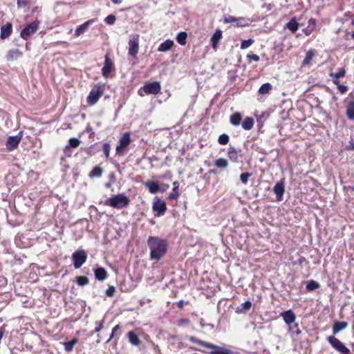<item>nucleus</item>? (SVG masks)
Wrapping results in <instances>:
<instances>
[{"instance_id":"obj_1","label":"nucleus","mask_w":354,"mask_h":354,"mask_svg":"<svg viewBox=\"0 0 354 354\" xmlns=\"http://www.w3.org/2000/svg\"><path fill=\"white\" fill-rule=\"evenodd\" d=\"M147 243L149 246L151 259L159 261L167 252V243L160 238L150 236Z\"/></svg>"},{"instance_id":"obj_2","label":"nucleus","mask_w":354,"mask_h":354,"mask_svg":"<svg viewBox=\"0 0 354 354\" xmlns=\"http://www.w3.org/2000/svg\"><path fill=\"white\" fill-rule=\"evenodd\" d=\"M189 339L196 344L204 346L206 348L210 350V354H232V351L224 347L218 346L217 345L200 340L194 336L189 337Z\"/></svg>"},{"instance_id":"obj_3","label":"nucleus","mask_w":354,"mask_h":354,"mask_svg":"<svg viewBox=\"0 0 354 354\" xmlns=\"http://www.w3.org/2000/svg\"><path fill=\"white\" fill-rule=\"evenodd\" d=\"M129 203V198L124 194H117L111 198H109L106 202V205L116 209H122L124 207H127Z\"/></svg>"},{"instance_id":"obj_4","label":"nucleus","mask_w":354,"mask_h":354,"mask_svg":"<svg viewBox=\"0 0 354 354\" xmlns=\"http://www.w3.org/2000/svg\"><path fill=\"white\" fill-rule=\"evenodd\" d=\"M139 35H133L130 37L128 43V53L133 57L137 55L139 51Z\"/></svg>"},{"instance_id":"obj_5","label":"nucleus","mask_w":354,"mask_h":354,"mask_svg":"<svg viewBox=\"0 0 354 354\" xmlns=\"http://www.w3.org/2000/svg\"><path fill=\"white\" fill-rule=\"evenodd\" d=\"M161 89V86L159 82H153L151 83H149L146 85H145L142 88H141L138 93L140 96H143L144 94L142 93V91L145 94H158Z\"/></svg>"},{"instance_id":"obj_6","label":"nucleus","mask_w":354,"mask_h":354,"mask_svg":"<svg viewBox=\"0 0 354 354\" xmlns=\"http://www.w3.org/2000/svg\"><path fill=\"white\" fill-rule=\"evenodd\" d=\"M72 258L74 267L78 269L86 262L87 254L84 250H77L73 252Z\"/></svg>"},{"instance_id":"obj_7","label":"nucleus","mask_w":354,"mask_h":354,"mask_svg":"<svg viewBox=\"0 0 354 354\" xmlns=\"http://www.w3.org/2000/svg\"><path fill=\"white\" fill-rule=\"evenodd\" d=\"M328 341L330 345L337 351L342 354H348L350 350L338 339L334 336H330L328 337Z\"/></svg>"},{"instance_id":"obj_8","label":"nucleus","mask_w":354,"mask_h":354,"mask_svg":"<svg viewBox=\"0 0 354 354\" xmlns=\"http://www.w3.org/2000/svg\"><path fill=\"white\" fill-rule=\"evenodd\" d=\"M39 24V21H35L32 22L21 30L20 34L21 37L24 39H27L31 35L35 33L38 30Z\"/></svg>"},{"instance_id":"obj_9","label":"nucleus","mask_w":354,"mask_h":354,"mask_svg":"<svg viewBox=\"0 0 354 354\" xmlns=\"http://www.w3.org/2000/svg\"><path fill=\"white\" fill-rule=\"evenodd\" d=\"M102 93V91L100 87L93 88L88 97H87V102L90 105L95 104L100 99Z\"/></svg>"},{"instance_id":"obj_10","label":"nucleus","mask_w":354,"mask_h":354,"mask_svg":"<svg viewBox=\"0 0 354 354\" xmlns=\"http://www.w3.org/2000/svg\"><path fill=\"white\" fill-rule=\"evenodd\" d=\"M22 138V133L20 132L17 136L8 137L6 141V147L9 151H12L19 145Z\"/></svg>"},{"instance_id":"obj_11","label":"nucleus","mask_w":354,"mask_h":354,"mask_svg":"<svg viewBox=\"0 0 354 354\" xmlns=\"http://www.w3.org/2000/svg\"><path fill=\"white\" fill-rule=\"evenodd\" d=\"M153 210L157 216L162 215L166 211V204L159 198H156L153 205Z\"/></svg>"},{"instance_id":"obj_12","label":"nucleus","mask_w":354,"mask_h":354,"mask_svg":"<svg viewBox=\"0 0 354 354\" xmlns=\"http://www.w3.org/2000/svg\"><path fill=\"white\" fill-rule=\"evenodd\" d=\"M130 135L129 133H124L119 141V145L116 147L117 153H120L122 150L127 147L130 143Z\"/></svg>"},{"instance_id":"obj_13","label":"nucleus","mask_w":354,"mask_h":354,"mask_svg":"<svg viewBox=\"0 0 354 354\" xmlns=\"http://www.w3.org/2000/svg\"><path fill=\"white\" fill-rule=\"evenodd\" d=\"M273 191L276 194L277 199L278 201H281L285 192L284 182L283 179L275 184L273 187Z\"/></svg>"},{"instance_id":"obj_14","label":"nucleus","mask_w":354,"mask_h":354,"mask_svg":"<svg viewBox=\"0 0 354 354\" xmlns=\"http://www.w3.org/2000/svg\"><path fill=\"white\" fill-rule=\"evenodd\" d=\"M113 67V64L112 61L111 60L109 55H106L104 65L102 69L103 76L105 77H108L111 73V71Z\"/></svg>"},{"instance_id":"obj_15","label":"nucleus","mask_w":354,"mask_h":354,"mask_svg":"<svg viewBox=\"0 0 354 354\" xmlns=\"http://www.w3.org/2000/svg\"><path fill=\"white\" fill-rule=\"evenodd\" d=\"M280 315L285 323L288 325L292 324L296 319L295 315L291 310L282 312Z\"/></svg>"},{"instance_id":"obj_16","label":"nucleus","mask_w":354,"mask_h":354,"mask_svg":"<svg viewBox=\"0 0 354 354\" xmlns=\"http://www.w3.org/2000/svg\"><path fill=\"white\" fill-rule=\"evenodd\" d=\"M95 21V19H90L84 23L83 24L79 26L75 32V35L76 37H79L82 34H83L86 30L88 28V26L92 24Z\"/></svg>"},{"instance_id":"obj_17","label":"nucleus","mask_w":354,"mask_h":354,"mask_svg":"<svg viewBox=\"0 0 354 354\" xmlns=\"http://www.w3.org/2000/svg\"><path fill=\"white\" fill-rule=\"evenodd\" d=\"M222 38V31L219 29L216 30L211 38L212 48L214 50L217 49L218 44Z\"/></svg>"},{"instance_id":"obj_18","label":"nucleus","mask_w":354,"mask_h":354,"mask_svg":"<svg viewBox=\"0 0 354 354\" xmlns=\"http://www.w3.org/2000/svg\"><path fill=\"white\" fill-rule=\"evenodd\" d=\"M12 32V25L9 23L3 26L1 28V38L6 39L10 36Z\"/></svg>"},{"instance_id":"obj_19","label":"nucleus","mask_w":354,"mask_h":354,"mask_svg":"<svg viewBox=\"0 0 354 354\" xmlns=\"http://www.w3.org/2000/svg\"><path fill=\"white\" fill-rule=\"evenodd\" d=\"M129 342L133 346H139L140 344V339L134 331H129L127 335Z\"/></svg>"},{"instance_id":"obj_20","label":"nucleus","mask_w":354,"mask_h":354,"mask_svg":"<svg viewBox=\"0 0 354 354\" xmlns=\"http://www.w3.org/2000/svg\"><path fill=\"white\" fill-rule=\"evenodd\" d=\"M145 185L148 188L149 192L151 194H156L160 190V187L156 182L149 180L147 181Z\"/></svg>"},{"instance_id":"obj_21","label":"nucleus","mask_w":354,"mask_h":354,"mask_svg":"<svg viewBox=\"0 0 354 354\" xmlns=\"http://www.w3.org/2000/svg\"><path fill=\"white\" fill-rule=\"evenodd\" d=\"M95 277L99 281H103L107 277V273L104 268H98L95 270Z\"/></svg>"},{"instance_id":"obj_22","label":"nucleus","mask_w":354,"mask_h":354,"mask_svg":"<svg viewBox=\"0 0 354 354\" xmlns=\"http://www.w3.org/2000/svg\"><path fill=\"white\" fill-rule=\"evenodd\" d=\"M348 324L345 322H336L333 326V334L335 335L339 331L345 329Z\"/></svg>"},{"instance_id":"obj_23","label":"nucleus","mask_w":354,"mask_h":354,"mask_svg":"<svg viewBox=\"0 0 354 354\" xmlns=\"http://www.w3.org/2000/svg\"><path fill=\"white\" fill-rule=\"evenodd\" d=\"M173 45L174 41L172 40L167 39L159 46L158 50L160 52H166L170 50Z\"/></svg>"},{"instance_id":"obj_24","label":"nucleus","mask_w":354,"mask_h":354,"mask_svg":"<svg viewBox=\"0 0 354 354\" xmlns=\"http://www.w3.org/2000/svg\"><path fill=\"white\" fill-rule=\"evenodd\" d=\"M178 187H179V183L178 181H174L173 183V192L169 195V196H168L169 199L175 200L179 197L180 194L178 191Z\"/></svg>"},{"instance_id":"obj_25","label":"nucleus","mask_w":354,"mask_h":354,"mask_svg":"<svg viewBox=\"0 0 354 354\" xmlns=\"http://www.w3.org/2000/svg\"><path fill=\"white\" fill-rule=\"evenodd\" d=\"M251 306H252V303L250 301H245V302L242 303L240 305V306H239L236 308V313H245V312L248 311V310H250Z\"/></svg>"},{"instance_id":"obj_26","label":"nucleus","mask_w":354,"mask_h":354,"mask_svg":"<svg viewBox=\"0 0 354 354\" xmlns=\"http://www.w3.org/2000/svg\"><path fill=\"white\" fill-rule=\"evenodd\" d=\"M346 115L350 120L354 119V100L349 102L346 109Z\"/></svg>"},{"instance_id":"obj_27","label":"nucleus","mask_w":354,"mask_h":354,"mask_svg":"<svg viewBox=\"0 0 354 354\" xmlns=\"http://www.w3.org/2000/svg\"><path fill=\"white\" fill-rule=\"evenodd\" d=\"M227 154L231 161L234 162L238 161V153L236 150L234 149V147H230L228 149Z\"/></svg>"},{"instance_id":"obj_28","label":"nucleus","mask_w":354,"mask_h":354,"mask_svg":"<svg viewBox=\"0 0 354 354\" xmlns=\"http://www.w3.org/2000/svg\"><path fill=\"white\" fill-rule=\"evenodd\" d=\"M254 125V120L252 118H246L242 122V127L245 130H250Z\"/></svg>"},{"instance_id":"obj_29","label":"nucleus","mask_w":354,"mask_h":354,"mask_svg":"<svg viewBox=\"0 0 354 354\" xmlns=\"http://www.w3.org/2000/svg\"><path fill=\"white\" fill-rule=\"evenodd\" d=\"M241 115L239 113H235L232 115L230 118V122L232 124L237 126L241 123Z\"/></svg>"},{"instance_id":"obj_30","label":"nucleus","mask_w":354,"mask_h":354,"mask_svg":"<svg viewBox=\"0 0 354 354\" xmlns=\"http://www.w3.org/2000/svg\"><path fill=\"white\" fill-rule=\"evenodd\" d=\"M187 35L185 32H180L176 37V40L180 45H185Z\"/></svg>"},{"instance_id":"obj_31","label":"nucleus","mask_w":354,"mask_h":354,"mask_svg":"<svg viewBox=\"0 0 354 354\" xmlns=\"http://www.w3.org/2000/svg\"><path fill=\"white\" fill-rule=\"evenodd\" d=\"M272 86L270 83L263 84L259 89L260 94H267L272 89Z\"/></svg>"},{"instance_id":"obj_32","label":"nucleus","mask_w":354,"mask_h":354,"mask_svg":"<svg viewBox=\"0 0 354 354\" xmlns=\"http://www.w3.org/2000/svg\"><path fill=\"white\" fill-rule=\"evenodd\" d=\"M286 26L290 30L293 32H296L299 28L297 22L293 19L287 23Z\"/></svg>"},{"instance_id":"obj_33","label":"nucleus","mask_w":354,"mask_h":354,"mask_svg":"<svg viewBox=\"0 0 354 354\" xmlns=\"http://www.w3.org/2000/svg\"><path fill=\"white\" fill-rule=\"evenodd\" d=\"M313 57H314V52H313V50H308L306 53V57L304 58V59L303 61V64L304 65H308L311 62Z\"/></svg>"},{"instance_id":"obj_34","label":"nucleus","mask_w":354,"mask_h":354,"mask_svg":"<svg viewBox=\"0 0 354 354\" xmlns=\"http://www.w3.org/2000/svg\"><path fill=\"white\" fill-rule=\"evenodd\" d=\"M215 165L218 168L225 169L228 166V162L226 159L218 158L216 160Z\"/></svg>"},{"instance_id":"obj_35","label":"nucleus","mask_w":354,"mask_h":354,"mask_svg":"<svg viewBox=\"0 0 354 354\" xmlns=\"http://www.w3.org/2000/svg\"><path fill=\"white\" fill-rule=\"evenodd\" d=\"M77 339H73L71 341L64 343V348L67 352H70L73 350L74 345L77 343Z\"/></svg>"},{"instance_id":"obj_36","label":"nucleus","mask_w":354,"mask_h":354,"mask_svg":"<svg viewBox=\"0 0 354 354\" xmlns=\"http://www.w3.org/2000/svg\"><path fill=\"white\" fill-rule=\"evenodd\" d=\"M21 53L19 50H10L8 53V57L10 59H17L20 57Z\"/></svg>"},{"instance_id":"obj_37","label":"nucleus","mask_w":354,"mask_h":354,"mask_svg":"<svg viewBox=\"0 0 354 354\" xmlns=\"http://www.w3.org/2000/svg\"><path fill=\"white\" fill-rule=\"evenodd\" d=\"M346 71L344 68H339L335 73H330V76L335 79H339L345 75Z\"/></svg>"},{"instance_id":"obj_38","label":"nucleus","mask_w":354,"mask_h":354,"mask_svg":"<svg viewBox=\"0 0 354 354\" xmlns=\"http://www.w3.org/2000/svg\"><path fill=\"white\" fill-rule=\"evenodd\" d=\"M319 287V284L315 281H310L308 282V283L306 286V289L309 291H313L316 289H317Z\"/></svg>"},{"instance_id":"obj_39","label":"nucleus","mask_w":354,"mask_h":354,"mask_svg":"<svg viewBox=\"0 0 354 354\" xmlns=\"http://www.w3.org/2000/svg\"><path fill=\"white\" fill-rule=\"evenodd\" d=\"M253 43H254V41L252 39L243 40L241 42V48L246 49V48H249Z\"/></svg>"},{"instance_id":"obj_40","label":"nucleus","mask_w":354,"mask_h":354,"mask_svg":"<svg viewBox=\"0 0 354 354\" xmlns=\"http://www.w3.org/2000/svg\"><path fill=\"white\" fill-rule=\"evenodd\" d=\"M218 141L221 145H226L229 142V136L227 134H222L219 136Z\"/></svg>"},{"instance_id":"obj_41","label":"nucleus","mask_w":354,"mask_h":354,"mask_svg":"<svg viewBox=\"0 0 354 354\" xmlns=\"http://www.w3.org/2000/svg\"><path fill=\"white\" fill-rule=\"evenodd\" d=\"M80 144V140L75 138H71L69 140V145L73 148H77Z\"/></svg>"},{"instance_id":"obj_42","label":"nucleus","mask_w":354,"mask_h":354,"mask_svg":"<svg viewBox=\"0 0 354 354\" xmlns=\"http://www.w3.org/2000/svg\"><path fill=\"white\" fill-rule=\"evenodd\" d=\"M77 283L80 286H85L88 283V279L86 277H78L77 278Z\"/></svg>"},{"instance_id":"obj_43","label":"nucleus","mask_w":354,"mask_h":354,"mask_svg":"<svg viewBox=\"0 0 354 354\" xmlns=\"http://www.w3.org/2000/svg\"><path fill=\"white\" fill-rule=\"evenodd\" d=\"M251 176V174L248 172L243 173L240 176L241 182L244 184L248 183V178Z\"/></svg>"},{"instance_id":"obj_44","label":"nucleus","mask_w":354,"mask_h":354,"mask_svg":"<svg viewBox=\"0 0 354 354\" xmlns=\"http://www.w3.org/2000/svg\"><path fill=\"white\" fill-rule=\"evenodd\" d=\"M104 21L107 24L112 25L115 21V17L114 15H110L104 19Z\"/></svg>"},{"instance_id":"obj_45","label":"nucleus","mask_w":354,"mask_h":354,"mask_svg":"<svg viewBox=\"0 0 354 354\" xmlns=\"http://www.w3.org/2000/svg\"><path fill=\"white\" fill-rule=\"evenodd\" d=\"M103 149H104V153L106 157L108 158L109 156L110 149H111V146H110L109 143H104L103 145Z\"/></svg>"},{"instance_id":"obj_46","label":"nucleus","mask_w":354,"mask_h":354,"mask_svg":"<svg viewBox=\"0 0 354 354\" xmlns=\"http://www.w3.org/2000/svg\"><path fill=\"white\" fill-rule=\"evenodd\" d=\"M104 321H97L95 322V332H100L103 328Z\"/></svg>"},{"instance_id":"obj_47","label":"nucleus","mask_w":354,"mask_h":354,"mask_svg":"<svg viewBox=\"0 0 354 354\" xmlns=\"http://www.w3.org/2000/svg\"><path fill=\"white\" fill-rule=\"evenodd\" d=\"M115 288L114 286H110L106 290V295L108 297H113L115 294Z\"/></svg>"},{"instance_id":"obj_48","label":"nucleus","mask_w":354,"mask_h":354,"mask_svg":"<svg viewBox=\"0 0 354 354\" xmlns=\"http://www.w3.org/2000/svg\"><path fill=\"white\" fill-rule=\"evenodd\" d=\"M102 170L100 167H95L93 170H92V174L93 176H100L102 175Z\"/></svg>"},{"instance_id":"obj_49","label":"nucleus","mask_w":354,"mask_h":354,"mask_svg":"<svg viewBox=\"0 0 354 354\" xmlns=\"http://www.w3.org/2000/svg\"><path fill=\"white\" fill-rule=\"evenodd\" d=\"M337 88H338L339 91L342 94L345 93L348 91V87L346 86H344V85H342L340 84L337 86Z\"/></svg>"},{"instance_id":"obj_50","label":"nucleus","mask_w":354,"mask_h":354,"mask_svg":"<svg viewBox=\"0 0 354 354\" xmlns=\"http://www.w3.org/2000/svg\"><path fill=\"white\" fill-rule=\"evenodd\" d=\"M27 0H17V5L19 7H24L26 5Z\"/></svg>"},{"instance_id":"obj_51","label":"nucleus","mask_w":354,"mask_h":354,"mask_svg":"<svg viewBox=\"0 0 354 354\" xmlns=\"http://www.w3.org/2000/svg\"><path fill=\"white\" fill-rule=\"evenodd\" d=\"M249 58L253 59L255 62H258L259 60V57L257 55L253 54L248 56Z\"/></svg>"},{"instance_id":"obj_52","label":"nucleus","mask_w":354,"mask_h":354,"mask_svg":"<svg viewBox=\"0 0 354 354\" xmlns=\"http://www.w3.org/2000/svg\"><path fill=\"white\" fill-rule=\"evenodd\" d=\"M189 323V320L187 319H182L180 320L178 325L179 326H183L185 324H187Z\"/></svg>"},{"instance_id":"obj_53","label":"nucleus","mask_w":354,"mask_h":354,"mask_svg":"<svg viewBox=\"0 0 354 354\" xmlns=\"http://www.w3.org/2000/svg\"><path fill=\"white\" fill-rule=\"evenodd\" d=\"M225 21L226 22H234L236 21V18L230 16L228 18H226Z\"/></svg>"},{"instance_id":"obj_54","label":"nucleus","mask_w":354,"mask_h":354,"mask_svg":"<svg viewBox=\"0 0 354 354\" xmlns=\"http://www.w3.org/2000/svg\"><path fill=\"white\" fill-rule=\"evenodd\" d=\"M346 149L347 150H354V142L350 143L349 145L346 146Z\"/></svg>"},{"instance_id":"obj_55","label":"nucleus","mask_w":354,"mask_h":354,"mask_svg":"<svg viewBox=\"0 0 354 354\" xmlns=\"http://www.w3.org/2000/svg\"><path fill=\"white\" fill-rule=\"evenodd\" d=\"M120 327L119 325H116L112 330V332L115 333L116 331H118V330H120Z\"/></svg>"},{"instance_id":"obj_56","label":"nucleus","mask_w":354,"mask_h":354,"mask_svg":"<svg viewBox=\"0 0 354 354\" xmlns=\"http://www.w3.org/2000/svg\"><path fill=\"white\" fill-rule=\"evenodd\" d=\"M111 1L115 4H120L122 1V0H111Z\"/></svg>"},{"instance_id":"obj_57","label":"nucleus","mask_w":354,"mask_h":354,"mask_svg":"<svg viewBox=\"0 0 354 354\" xmlns=\"http://www.w3.org/2000/svg\"><path fill=\"white\" fill-rule=\"evenodd\" d=\"M169 187V185H167V184L163 185L162 187V191L164 192V191L167 190Z\"/></svg>"},{"instance_id":"obj_58","label":"nucleus","mask_w":354,"mask_h":354,"mask_svg":"<svg viewBox=\"0 0 354 354\" xmlns=\"http://www.w3.org/2000/svg\"><path fill=\"white\" fill-rule=\"evenodd\" d=\"M333 83H334L335 85L338 86V85L339 84V82L338 79H335V78H333Z\"/></svg>"},{"instance_id":"obj_59","label":"nucleus","mask_w":354,"mask_h":354,"mask_svg":"<svg viewBox=\"0 0 354 354\" xmlns=\"http://www.w3.org/2000/svg\"><path fill=\"white\" fill-rule=\"evenodd\" d=\"M178 306L179 307H183V301H180L178 302Z\"/></svg>"},{"instance_id":"obj_60","label":"nucleus","mask_w":354,"mask_h":354,"mask_svg":"<svg viewBox=\"0 0 354 354\" xmlns=\"http://www.w3.org/2000/svg\"><path fill=\"white\" fill-rule=\"evenodd\" d=\"M114 335H115V333L112 332L109 339H108V342L110 341L114 337Z\"/></svg>"},{"instance_id":"obj_61","label":"nucleus","mask_w":354,"mask_h":354,"mask_svg":"<svg viewBox=\"0 0 354 354\" xmlns=\"http://www.w3.org/2000/svg\"><path fill=\"white\" fill-rule=\"evenodd\" d=\"M352 37H354V31L352 33Z\"/></svg>"}]
</instances>
